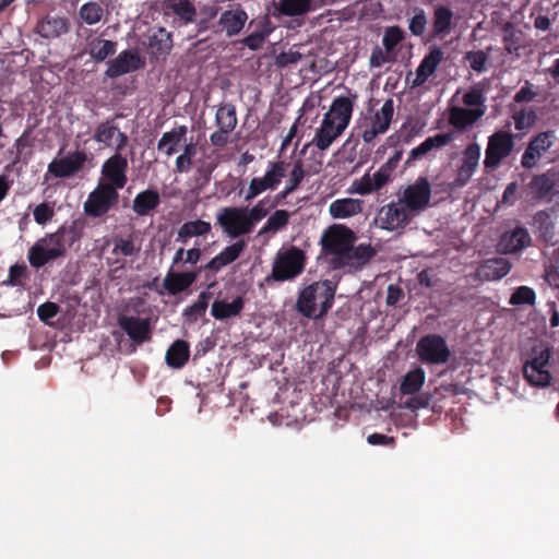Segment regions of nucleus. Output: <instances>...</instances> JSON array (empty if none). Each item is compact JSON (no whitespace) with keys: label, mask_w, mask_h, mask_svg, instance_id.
<instances>
[{"label":"nucleus","mask_w":559,"mask_h":559,"mask_svg":"<svg viewBox=\"0 0 559 559\" xmlns=\"http://www.w3.org/2000/svg\"><path fill=\"white\" fill-rule=\"evenodd\" d=\"M128 159L121 154V151L115 153L104 160L100 167V175L105 185H110L115 189H123L128 182Z\"/></svg>","instance_id":"9b49d317"},{"label":"nucleus","mask_w":559,"mask_h":559,"mask_svg":"<svg viewBox=\"0 0 559 559\" xmlns=\"http://www.w3.org/2000/svg\"><path fill=\"white\" fill-rule=\"evenodd\" d=\"M287 164L283 160L270 162L262 177H253L248 186L245 201L250 202L263 192L277 189L282 179L286 176Z\"/></svg>","instance_id":"0eeeda50"},{"label":"nucleus","mask_w":559,"mask_h":559,"mask_svg":"<svg viewBox=\"0 0 559 559\" xmlns=\"http://www.w3.org/2000/svg\"><path fill=\"white\" fill-rule=\"evenodd\" d=\"M346 129L323 116L320 128L316 131L312 143L321 151L328 150Z\"/></svg>","instance_id":"cd10ccee"},{"label":"nucleus","mask_w":559,"mask_h":559,"mask_svg":"<svg viewBox=\"0 0 559 559\" xmlns=\"http://www.w3.org/2000/svg\"><path fill=\"white\" fill-rule=\"evenodd\" d=\"M173 49L171 33L159 27L147 39V53L151 62L165 61Z\"/></svg>","instance_id":"412c9836"},{"label":"nucleus","mask_w":559,"mask_h":559,"mask_svg":"<svg viewBox=\"0 0 559 559\" xmlns=\"http://www.w3.org/2000/svg\"><path fill=\"white\" fill-rule=\"evenodd\" d=\"M558 182L559 170L555 167L542 174L533 175L527 183L528 194L536 203L545 202L554 193Z\"/></svg>","instance_id":"ddd939ff"},{"label":"nucleus","mask_w":559,"mask_h":559,"mask_svg":"<svg viewBox=\"0 0 559 559\" xmlns=\"http://www.w3.org/2000/svg\"><path fill=\"white\" fill-rule=\"evenodd\" d=\"M465 60L469 63L471 69L477 73H483L487 70L488 53L484 50L467 51Z\"/></svg>","instance_id":"bf43d9fd"},{"label":"nucleus","mask_w":559,"mask_h":559,"mask_svg":"<svg viewBox=\"0 0 559 559\" xmlns=\"http://www.w3.org/2000/svg\"><path fill=\"white\" fill-rule=\"evenodd\" d=\"M533 226L535 227V231L544 241L549 242L552 240L555 236V224L547 210H540L534 214Z\"/></svg>","instance_id":"37998d69"},{"label":"nucleus","mask_w":559,"mask_h":559,"mask_svg":"<svg viewBox=\"0 0 559 559\" xmlns=\"http://www.w3.org/2000/svg\"><path fill=\"white\" fill-rule=\"evenodd\" d=\"M245 306V300L242 297H236L231 302H227L226 300H215L212 304L211 314L216 320H225L231 317L238 316Z\"/></svg>","instance_id":"58836bf2"},{"label":"nucleus","mask_w":559,"mask_h":559,"mask_svg":"<svg viewBox=\"0 0 559 559\" xmlns=\"http://www.w3.org/2000/svg\"><path fill=\"white\" fill-rule=\"evenodd\" d=\"M550 356V350L545 348L525 362L523 367V376L527 382L536 386H546L550 384L551 374L547 370Z\"/></svg>","instance_id":"4468645a"},{"label":"nucleus","mask_w":559,"mask_h":559,"mask_svg":"<svg viewBox=\"0 0 559 559\" xmlns=\"http://www.w3.org/2000/svg\"><path fill=\"white\" fill-rule=\"evenodd\" d=\"M114 242H115V247L112 249L114 254H122L124 257H130L136 252L134 242L131 239L116 237Z\"/></svg>","instance_id":"338daca9"},{"label":"nucleus","mask_w":559,"mask_h":559,"mask_svg":"<svg viewBox=\"0 0 559 559\" xmlns=\"http://www.w3.org/2000/svg\"><path fill=\"white\" fill-rule=\"evenodd\" d=\"M145 67V60L135 49H126L107 63L106 76L116 79Z\"/></svg>","instance_id":"f3484780"},{"label":"nucleus","mask_w":559,"mask_h":559,"mask_svg":"<svg viewBox=\"0 0 559 559\" xmlns=\"http://www.w3.org/2000/svg\"><path fill=\"white\" fill-rule=\"evenodd\" d=\"M93 140L115 151H122L129 142L128 135L120 131L115 118H107L99 122L94 130Z\"/></svg>","instance_id":"dca6fc26"},{"label":"nucleus","mask_w":559,"mask_h":559,"mask_svg":"<svg viewBox=\"0 0 559 559\" xmlns=\"http://www.w3.org/2000/svg\"><path fill=\"white\" fill-rule=\"evenodd\" d=\"M198 153V145L192 140L185 143L182 153L175 160L176 173L187 174L191 170L193 158Z\"/></svg>","instance_id":"de8ad7c7"},{"label":"nucleus","mask_w":559,"mask_h":559,"mask_svg":"<svg viewBox=\"0 0 559 559\" xmlns=\"http://www.w3.org/2000/svg\"><path fill=\"white\" fill-rule=\"evenodd\" d=\"M104 15L103 7L96 1H88L84 3L79 10V16L86 24L94 25L102 21Z\"/></svg>","instance_id":"3c124183"},{"label":"nucleus","mask_w":559,"mask_h":559,"mask_svg":"<svg viewBox=\"0 0 559 559\" xmlns=\"http://www.w3.org/2000/svg\"><path fill=\"white\" fill-rule=\"evenodd\" d=\"M352 193L367 195L374 192L372 179L369 173L365 174L360 179H356L349 190Z\"/></svg>","instance_id":"69168bd1"},{"label":"nucleus","mask_w":559,"mask_h":559,"mask_svg":"<svg viewBox=\"0 0 559 559\" xmlns=\"http://www.w3.org/2000/svg\"><path fill=\"white\" fill-rule=\"evenodd\" d=\"M247 20L248 14L246 11L241 8H237L224 11L219 16L218 24L222 26V29L226 32L228 37H233L240 33Z\"/></svg>","instance_id":"72a5a7b5"},{"label":"nucleus","mask_w":559,"mask_h":559,"mask_svg":"<svg viewBox=\"0 0 559 559\" xmlns=\"http://www.w3.org/2000/svg\"><path fill=\"white\" fill-rule=\"evenodd\" d=\"M70 29V21L66 16L47 14L40 19L35 27L36 34L46 39H55Z\"/></svg>","instance_id":"b1692460"},{"label":"nucleus","mask_w":559,"mask_h":559,"mask_svg":"<svg viewBox=\"0 0 559 559\" xmlns=\"http://www.w3.org/2000/svg\"><path fill=\"white\" fill-rule=\"evenodd\" d=\"M483 115V109L455 107L451 110L450 122L456 129H464L476 122Z\"/></svg>","instance_id":"79ce46f5"},{"label":"nucleus","mask_w":559,"mask_h":559,"mask_svg":"<svg viewBox=\"0 0 559 559\" xmlns=\"http://www.w3.org/2000/svg\"><path fill=\"white\" fill-rule=\"evenodd\" d=\"M119 202V190L99 180L83 204L84 213L93 218L105 216Z\"/></svg>","instance_id":"39448f33"},{"label":"nucleus","mask_w":559,"mask_h":559,"mask_svg":"<svg viewBox=\"0 0 559 559\" xmlns=\"http://www.w3.org/2000/svg\"><path fill=\"white\" fill-rule=\"evenodd\" d=\"M511 266V263L506 258H491L480 264L477 273L481 280L498 281L510 272Z\"/></svg>","instance_id":"c756f323"},{"label":"nucleus","mask_w":559,"mask_h":559,"mask_svg":"<svg viewBox=\"0 0 559 559\" xmlns=\"http://www.w3.org/2000/svg\"><path fill=\"white\" fill-rule=\"evenodd\" d=\"M413 215L401 200L391 202L381 207L377 221L380 227L385 230H395L404 228L412 221Z\"/></svg>","instance_id":"a211bd4d"},{"label":"nucleus","mask_w":559,"mask_h":559,"mask_svg":"<svg viewBox=\"0 0 559 559\" xmlns=\"http://www.w3.org/2000/svg\"><path fill=\"white\" fill-rule=\"evenodd\" d=\"M197 278V272H174L170 270L163 281V286L169 295H178L189 289Z\"/></svg>","instance_id":"2f4dec72"},{"label":"nucleus","mask_w":559,"mask_h":559,"mask_svg":"<svg viewBox=\"0 0 559 559\" xmlns=\"http://www.w3.org/2000/svg\"><path fill=\"white\" fill-rule=\"evenodd\" d=\"M247 243L245 240H238L230 246H227L222 252L212 258L203 269L212 272L213 274L221 271L224 266L236 261L242 251L245 250Z\"/></svg>","instance_id":"bb28decb"},{"label":"nucleus","mask_w":559,"mask_h":559,"mask_svg":"<svg viewBox=\"0 0 559 559\" xmlns=\"http://www.w3.org/2000/svg\"><path fill=\"white\" fill-rule=\"evenodd\" d=\"M430 198V182L426 177H418L414 183L406 187L401 202L405 204L409 212H420L429 205Z\"/></svg>","instance_id":"2eb2a0df"},{"label":"nucleus","mask_w":559,"mask_h":559,"mask_svg":"<svg viewBox=\"0 0 559 559\" xmlns=\"http://www.w3.org/2000/svg\"><path fill=\"white\" fill-rule=\"evenodd\" d=\"M531 242L532 238L527 229L523 226H516L502 234L499 247L504 253H516L527 248Z\"/></svg>","instance_id":"393cba45"},{"label":"nucleus","mask_w":559,"mask_h":559,"mask_svg":"<svg viewBox=\"0 0 559 559\" xmlns=\"http://www.w3.org/2000/svg\"><path fill=\"white\" fill-rule=\"evenodd\" d=\"M536 300L535 290L528 286L518 287L509 299L511 306L530 305L533 306Z\"/></svg>","instance_id":"864d4df0"},{"label":"nucleus","mask_w":559,"mask_h":559,"mask_svg":"<svg viewBox=\"0 0 559 559\" xmlns=\"http://www.w3.org/2000/svg\"><path fill=\"white\" fill-rule=\"evenodd\" d=\"M427 25V16L423 9H418L415 15L411 19L408 28L415 36H421L425 33Z\"/></svg>","instance_id":"0e129e2a"},{"label":"nucleus","mask_w":559,"mask_h":559,"mask_svg":"<svg viewBox=\"0 0 559 559\" xmlns=\"http://www.w3.org/2000/svg\"><path fill=\"white\" fill-rule=\"evenodd\" d=\"M362 209V200L344 198L333 201L329 206V212L333 218L343 219L361 213Z\"/></svg>","instance_id":"f704fd0d"},{"label":"nucleus","mask_w":559,"mask_h":559,"mask_svg":"<svg viewBox=\"0 0 559 559\" xmlns=\"http://www.w3.org/2000/svg\"><path fill=\"white\" fill-rule=\"evenodd\" d=\"M159 9L164 15H176L185 24L195 21L197 9L190 0H160Z\"/></svg>","instance_id":"a878e982"},{"label":"nucleus","mask_w":559,"mask_h":559,"mask_svg":"<svg viewBox=\"0 0 559 559\" xmlns=\"http://www.w3.org/2000/svg\"><path fill=\"white\" fill-rule=\"evenodd\" d=\"M424 382L425 371L421 368H416L404 376L400 390L402 394H415L421 389Z\"/></svg>","instance_id":"09e8293b"},{"label":"nucleus","mask_w":559,"mask_h":559,"mask_svg":"<svg viewBox=\"0 0 559 559\" xmlns=\"http://www.w3.org/2000/svg\"><path fill=\"white\" fill-rule=\"evenodd\" d=\"M416 352L419 360L428 365H444L451 357V350L445 338L440 334L423 336L417 342Z\"/></svg>","instance_id":"6e6552de"},{"label":"nucleus","mask_w":559,"mask_h":559,"mask_svg":"<svg viewBox=\"0 0 559 559\" xmlns=\"http://www.w3.org/2000/svg\"><path fill=\"white\" fill-rule=\"evenodd\" d=\"M271 201L270 197H265L259 200L251 209L246 207V214L251 223V227L254 228L255 224L261 222L269 215V207L266 204Z\"/></svg>","instance_id":"4d7b16f0"},{"label":"nucleus","mask_w":559,"mask_h":559,"mask_svg":"<svg viewBox=\"0 0 559 559\" xmlns=\"http://www.w3.org/2000/svg\"><path fill=\"white\" fill-rule=\"evenodd\" d=\"M306 261V253L296 246L278 250L273 260L271 274L265 277V282L270 284L295 280L304 272Z\"/></svg>","instance_id":"7ed1b4c3"},{"label":"nucleus","mask_w":559,"mask_h":559,"mask_svg":"<svg viewBox=\"0 0 559 559\" xmlns=\"http://www.w3.org/2000/svg\"><path fill=\"white\" fill-rule=\"evenodd\" d=\"M34 219L38 225H45L52 219L55 215L53 204L43 202L33 211Z\"/></svg>","instance_id":"e2e57ef3"},{"label":"nucleus","mask_w":559,"mask_h":559,"mask_svg":"<svg viewBox=\"0 0 559 559\" xmlns=\"http://www.w3.org/2000/svg\"><path fill=\"white\" fill-rule=\"evenodd\" d=\"M443 60V51L440 47L433 46L429 49V52L420 61L416 70V76L411 83V87H419L426 83L438 69L439 64Z\"/></svg>","instance_id":"5701e85b"},{"label":"nucleus","mask_w":559,"mask_h":559,"mask_svg":"<svg viewBox=\"0 0 559 559\" xmlns=\"http://www.w3.org/2000/svg\"><path fill=\"white\" fill-rule=\"evenodd\" d=\"M117 41L96 36L87 39L85 51L94 62L99 63L105 61L108 57L114 56L117 51Z\"/></svg>","instance_id":"c85d7f7f"},{"label":"nucleus","mask_w":559,"mask_h":559,"mask_svg":"<svg viewBox=\"0 0 559 559\" xmlns=\"http://www.w3.org/2000/svg\"><path fill=\"white\" fill-rule=\"evenodd\" d=\"M480 159V145L476 142L468 144L462 154L461 165L457 167L454 187H465L475 174Z\"/></svg>","instance_id":"6ab92c4d"},{"label":"nucleus","mask_w":559,"mask_h":559,"mask_svg":"<svg viewBox=\"0 0 559 559\" xmlns=\"http://www.w3.org/2000/svg\"><path fill=\"white\" fill-rule=\"evenodd\" d=\"M556 142L554 130H547L534 135L521 157V165L525 169H533L537 166L543 154L546 153Z\"/></svg>","instance_id":"f8f14e48"},{"label":"nucleus","mask_w":559,"mask_h":559,"mask_svg":"<svg viewBox=\"0 0 559 559\" xmlns=\"http://www.w3.org/2000/svg\"><path fill=\"white\" fill-rule=\"evenodd\" d=\"M31 133H32V130L31 128L26 129L21 136H19L15 141H14V147L16 148V153H15V156L13 158V165L20 163V162H23V163H27L29 157H31V152H28L26 155L24 154V148L25 147H31L32 146V142L29 140V136H31Z\"/></svg>","instance_id":"6e6d98bb"},{"label":"nucleus","mask_w":559,"mask_h":559,"mask_svg":"<svg viewBox=\"0 0 559 559\" xmlns=\"http://www.w3.org/2000/svg\"><path fill=\"white\" fill-rule=\"evenodd\" d=\"M160 204V195L154 189L139 192L133 199L132 211L138 216H147Z\"/></svg>","instance_id":"c9c22d12"},{"label":"nucleus","mask_w":559,"mask_h":559,"mask_svg":"<svg viewBox=\"0 0 559 559\" xmlns=\"http://www.w3.org/2000/svg\"><path fill=\"white\" fill-rule=\"evenodd\" d=\"M83 237V226L73 221L61 225L56 231L38 238L27 251V260L36 270L49 262L62 259L68 250Z\"/></svg>","instance_id":"f257e3e1"},{"label":"nucleus","mask_w":559,"mask_h":559,"mask_svg":"<svg viewBox=\"0 0 559 559\" xmlns=\"http://www.w3.org/2000/svg\"><path fill=\"white\" fill-rule=\"evenodd\" d=\"M62 153V148L59 150L58 156ZM93 159L85 150L76 148L73 152H69L66 156L56 157L49 164L47 171L52 177L62 179L71 178L85 168L87 160Z\"/></svg>","instance_id":"423d86ee"},{"label":"nucleus","mask_w":559,"mask_h":559,"mask_svg":"<svg viewBox=\"0 0 559 559\" xmlns=\"http://www.w3.org/2000/svg\"><path fill=\"white\" fill-rule=\"evenodd\" d=\"M523 33L515 28V26L508 22L502 27V41L504 50L509 55L520 56V49L522 48Z\"/></svg>","instance_id":"a19ab883"},{"label":"nucleus","mask_w":559,"mask_h":559,"mask_svg":"<svg viewBox=\"0 0 559 559\" xmlns=\"http://www.w3.org/2000/svg\"><path fill=\"white\" fill-rule=\"evenodd\" d=\"M190 357L189 343L183 340L175 341L166 352V364L174 369H181Z\"/></svg>","instance_id":"4c0bfd02"},{"label":"nucleus","mask_w":559,"mask_h":559,"mask_svg":"<svg viewBox=\"0 0 559 559\" xmlns=\"http://www.w3.org/2000/svg\"><path fill=\"white\" fill-rule=\"evenodd\" d=\"M393 99H386L379 112L374 115L373 121L379 126L380 131L386 132L393 117Z\"/></svg>","instance_id":"13d9d810"},{"label":"nucleus","mask_w":559,"mask_h":559,"mask_svg":"<svg viewBox=\"0 0 559 559\" xmlns=\"http://www.w3.org/2000/svg\"><path fill=\"white\" fill-rule=\"evenodd\" d=\"M376 254V250L370 245L360 243L355 247L352 245L343 261H338V269L346 266L361 267L367 264Z\"/></svg>","instance_id":"473e14b6"},{"label":"nucleus","mask_w":559,"mask_h":559,"mask_svg":"<svg viewBox=\"0 0 559 559\" xmlns=\"http://www.w3.org/2000/svg\"><path fill=\"white\" fill-rule=\"evenodd\" d=\"M357 98L358 95L356 93H349L348 96L335 97L324 117L333 120L346 129L350 123L354 106Z\"/></svg>","instance_id":"aec40b11"},{"label":"nucleus","mask_w":559,"mask_h":559,"mask_svg":"<svg viewBox=\"0 0 559 559\" xmlns=\"http://www.w3.org/2000/svg\"><path fill=\"white\" fill-rule=\"evenodd\" d=\"M356 241L355 233L345 225L330 226L321 237L322 252L331 255L330 265L338 270V261H343L349 247Z\"/></svg>","instance_id":"20e7f679"},{"label":"nucleus","mask_w":559,"mask_h":559,"mask_svg":"<svg viewBox=\"0 0 559 559\" xmlns=\"http://www.w3.org/2000/svg\"><path fill=\"white\" fill-rule=\"evenodd\" d=\"M217 224L230 238H238L250 234L253 228L243 206H227L219 210L216 216Z\"/></svg>","instance_id":"1a4fd4ad"},{"label":"nucleus","mask_w":559,"mask_h":559,"mask_svg":"<svg viewBox=\"0 0 559 559\" xmlns=\"http://www.w3.org/2000/svg\"><path fill=\"white\" fill-rule=\"evenodd\" d=\"M60 311V306L52 301H46L38 306L37 316L40 321L49 323V320L56 317Z\"/></svg>","instance_id":"774afa93"},{"label":"nucleus","mask_w":559,"mask_h":559,"mask_svg":"<svg viewBox=\"0 0 559 559\" xmlns=\"http://www.w3.org/2000/svg\"><path fill=\"white\" fill-rule=\"evenodd\" d=\"M336 284L329 280L313 282L306 286L297 297V311L309 319H321L332 308Z\"/></svg>","instance_id":"f03ea898"},{"label":"nucleus","mask_w":559,"mask_h":559,"mask_svg":"<svg viewBox=\"0 0 559 559\" xmlns=\"http://www.w3.org/2000/svg\"><path fill=\"white\" fill-rule=\"evenodd\" d=\"M211 298L212 293L202 292L198 296L197 301L185 309L183 314L186 317L193 318L194 320H197L198 317H201L205 313Z\"/></svg>","instance_id":"5fc2aeb1"},{"label":"nucleus","mask_w":559,"mask_h":559,"mask_svg":"<svg viewBox=\"0 0 559 559\" xmlns=\"http://www.w3.org/2000/svg\"><path fill=\"white\" fill-rule=\"evenodd\" d=\"M514 128L518 131L531 129L537 121V114L533 108H522L512 115Z\"/></svg>","instance_id":"603ef678"},{"label":"nucleus","mask_w":559,"mask_h":559,"mask_svg":"<svg viewBox=\"0 0 559 559\" xmlns=\"http://www.w3.org/2000/svg\"><path fill=\"white\" fill-rule=\"evenodd\" d=\"M403 39V31L399 26H391L385 29L382 44L386 51H392Z\"/></svg>","instance_id":"052dcab7"},{"label":"nucleus","mask_w":559,"mask_h":559,"mask_svg":"<svg viewBox=\"0 0 559 559\" xmlns=\"http://www.w3.org/2000/svg\"><path fill=\"white\" fill-rule=\"evenodd\" d=\"M28 276V269L27 265L22 263H16L12 265L9 270V275L7 281L4 282L5 285L9 286H17L21 285V280L26 278Z\"/></svg>","instance_id":"680f3d73"},{"label":"nucleus","mask_w":559,"mask_h":559,"mask_svg":"<svg viewBox=\"0 0 559 559\" xmlns=\"http://www.w3.org/2000/svg\"><path fill=\"white\" fill-rule=\"evenodd\" d=\"M451 141V133H438L433 136L427 138L423 143H420L418 146L414 147L411 151L408 158L405 162L406 166H409L412 162L421 158L432 148L444 146L449 144Z\"/></svg>","instance_id":"e433bc0d"},{"label":"nucleus","mask_w":559,"mask_h":559,"mask_svg":"<svg viewBox=\"0 0 559 559\" xmlns=\"http://www.w3.org/2000/svg\"><path fill=\"white\" fill-rule=\"evenodd\" d=\"M118 325L136 344L151 341V324L148 319L134 316H120Z\"/></svg>","instance_id":"4be33fe9"},{"label":"nucleus","mask_w":559,"mask_h":559,"mask_svg":"<svg viewBox=\"0 0 559 559\" xmlns=\"http://www.w3.org/2000/svg\"><path fill=\"white\" fill-rule=\"evenodd\" d=\"M513 148L514 136L512 133L497 131L491 134L485 151V168L496 169L501 162L511 154Z\"/></svg>","instance_id":"9d476101"},{"label":"nucleus","mask_w":559,"mask_h":559,"mask_svg":"<svg viewBox=\"0 0 559 559\" xmlns=\"http://www.w3.org/2000/svg\"><path fill=\"white\" fill-rule=\"evenodd\" d=\"M211 224L202 219L186 222L178 230L177 240L186 243L188 238L206 235L211 231Z\"/></svg>","instance_id":"a18cd8bd"},{"label":"nucleus","mask_w":559,"mask_h":559,"mask_svg":"<svg viewBox=\"0 0 559 559\" xmlns=\"http://www.w3.org/2000/svg\"><path fill=\"white\" fill-rule=\"evenodd\" d=\"M215 122L219 129L233 132L238 123L235 105L231 103L221 105L215 114Z\"/></svg>","instance_id":"c03bdc74"},{"label":"nucleus","mask_w":559,"mask_h":559,"mask_svg":"<svg viewBox=\"0 0 559 559\" xmlns=\"http://www.w3.org/2000/svg\"><path fill=\"white\" fill-rule=\"evenodd\" d=\"M453 12L445 5H438L433 11V35L444 37L452 29Z\"/></svg>","instance_id":"ea45409f"},{"label":"nucleus","mask_w":559,"mask_h":559,"mask_svg":"<svg viewBox=\"0 0 559 559\" xmlns=\"http://www.w3.org/2000/svg\"><path fill=\"white\" fill-rule=\"evenodd\" d=\"M289 213L286 210H276L267 218L266 223L261 227L258 236L265 234H275L285 228L289 223Z\"/></svg>","instance_id":"49530a36"},{"label":"nucleus","mask_w":559,"mask_h":559,"mask_svg":"<svg viewBox=\"0 0 559 559\" xmlns=\"http://www.w3.org/2000/svg\"><path fill=\"white\" fill-rule=\"evenodd\" d=\"M311 8V0H278L277 9L285 16H296L307 13Z\"/></svg>","instance_id":"8fccbe9b"},{"label":"nucleus","mask_w":559,"mask_h":559,"mask_svg":"<svg viewBox=\"0 0 559 559\" xmlns=\"http://www.w3.org/2000/svg\"><path fill=\"white\" fill-rule=\"evenodd\" d=\"M187 133V126H178L170 131L164 132L158 140L157 150L167 157L173 156L178 152V147L186 142Z\"/></svg>","instance_id":"7c9ffc66"}]
</instances>
